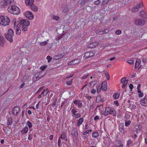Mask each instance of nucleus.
<instances>
[{"instance_id": "nucleus-51", "label": "nucleus", "mask_w": 147, "mask_h": 147, "mask_svg": "<svg viewBox=\"0 0 147 147\" xmlns=\"http://www.w3.org/2000/svg\"><path fill=\"white\" fill-rule=\"evenodd\" d=\"M126 78L125 77L121 79L120 80L121 83L124 82L125 81H126Z\"/></svg>"}, {"instance_id": "nucleus-50", "label": "nucleus", "mask_w": 147, "mask_h": 147, "mask_svg": "<svg viewBox=\"0 0 147 147\" xmlns=\"http://www.w3.org/2000/svg\"><path fill=\"white\" fill-rule=\"evenodd\" d=\"M52 57H51L50 56H48L47 57V59L48 60V62L49 63L50 62L51 59H52Z\"/></svg>"}, {"instance_id": "nucleus-8", "label": "nucleus", "mask_w": 147, "mask_h": 147, "mask_svg": "<svg viewBox=\"0 0 147 147\" xmlns=\"http://www.w3.org/2000/svg\"><path fill=\"white\" fill-rule=\"evenodd\" d=\"M25 16L26 18L30 20H32L34 18L33 15L32 13L28 11L25 12Z\"/></svg>"}, {"instance_id": "nucleus-35", "label": "nucleus", "mask_w": 147, "mask_h": 147, "mask_svg": "<svg viewBox=\"0 0 147 147\" xmlns=\"http://www.w3.org/2000/svg\"><path fill=\"white\" fill-rule=\"evenodd\" d=\"M120 94L118 93L114 94H113V98L115 99H117L118 98Z\"/></svg>"}, {"instance_id": "nucleus-57", "label": "nucleus", "mask_w": 147, "mask_h": 147, "mask_svg": "<svg viewBox=\"0 0 147 147\" xmlns=\"http://www.w3.org/2000/svg\"><path fill=\"white\" fill-rule=\"evenodd\" d=\"M115 34L117 35H119L121 33V31L120 30H117L115 32Z\"/></svg>"}, {"instance_id": "nucleus-11", "label": "nucleus", "mask_w": 147, "mask_h": 147, "mask_svg": "<svg viewBox=\"0 0 147 147\" xmlns=\"http://www.w3.org/2000/svg\"><path fill=\"white\" fill-rule=\"evenodd\" d=\"M40 73L39 72H36L35 74L32 78V81L33 82H36L39 80L40 78Z\"/></svg>"}, {"instance_id": "nucleus-56", "label": "nucleus", "mask_w": 147, "mask_h": 147, "mask_svg": "<svg viewBox=\"0 0 147 147\" xmlns=\"http://www.w3.org/2000/svg\"><path fill=\"white\" fill-rule=\"evenodd\" d=\"M114 104L117 106H118L119 105V102L118 100H116L114 101Z\"/></svg>"}, {"instance_id": "nucleus-61", "label": "nucleus", "mask_w": 147, "mask_h": 147, "mask_svg": "<svg viewBox=\"0 0 147 147\" xmlns=\"http://www.w3.org/2000/svg\"><path fill=\"white\" fill-rule=\"evenodd\" d=\"M100 1L99 0H97L96 1H95L94 2V3L95 5H98V4H99L100 3Z\"/></svg>"}, {"instance_id": "nucleus-27", "label": "nucleus", "mask_w": 147, "mask_h": 147, "mask_svg": "<svg viewBox=\"0 0 147 147\" xmlns=\"http://www.w3.org/2000/svg\"><path fill=\"white\" fill-rule=\"evenodd\" d=\"M26 124L28 126L30 130H31L30 129L32 128L33 125L32 123L30 121L28 120L26 122Z\"/></svg>"}, {"instance_id": "nucleus-7", "label": "nucleus", "mask_w": 147, "mask_h": 147, "mask_svg": "<svg viewBox=\"0 0 147 147\" xmlns=\"http://www.w3.org/2000/svg\"><path fill=\"white\" fill-rule=\"evenodd\" d=\"M140 104L143 106H147V95H145L141 99L140 101Z\"/></svg>"}, {"instance_id": "nucleus-10", "label": "nucleus", "mask_w": 147, "mask_h": 147, "mask_svg": "<svg viewBox=\"0 0 147 147\" xmlns=\"http://www.w3.org/2000/svg\"><path fill=\"white\" fill-rule=\"evenodd\" d=\"M20 23L22 26H28L30 24L29 21L26 19L20 20Z\"/></svg>"}, {"instance_id": "nucleus-15", "label": "nucleus", "mask_w": 147, "mask_h": 147, "mask_svg": "<svg viewBox=\"0 0 147 147\" xmlns=\"http://www.w3.org/2000/svg\"><path fill=\"white\" fill-rule=\"evenodd\" d=\"M5 38L8 41L11 43L13 42V40L12 35L7 33L5 34Z\"/></svg>"}, {"instance_id": "nucleus-45", "label": "nucleus", "mask_w": 147, "mask_h": 147, "mask_svg": "<svg viewBox=\"0 0 147 147\" xmlns=\"http://www.w3.org/2000/svg\"><path fill=\"white\" fill-rule=\"evenodd\" d=\"M132 143L133 141L131 140H129L127 141V145L128 146H130Z\"/></svg>"}, {"instance_id": "nucleus-46", "label": "nucleus", "mask_w": 147, "mask_h": 147, "mask_svg": "<svg viewBox=\"0 0 147 147\" xmlns=\"http://www.w3.org/2000/svg\"><path fill=\"white\" fill-rule=\"evenodd\" d=\"M72 135L75 137H77L78 134V132L77 130H76L74 132V133H72Z\"/></svg>"}, {"instance_id": "nucleus-44", "label": "nucleus", "mask_w": 147, "mask_h": 147, "mask_svg": "<svg viewBox=\"0 0 147 147\" xmlns=\"http://www.w3.org/2000/svg\"><path fill=\"white\" fill-rule=\"evenodd\" d=\"M75 118L77 119L80 118L81 116V114L80 113H76L74 115Z\"/></svg>"}, {"instance_id": "nucleus-43", "label": "nucleus", "mask_w": 147, "mask_h": 147, "mask_svg": "<svg viewBox=\"0 0 147 147\" xmlns=\"http://www.w3.org/2000/svg\"><path fill=\"white\" fill-rule=\"evenodd\" d=\"M128 80H126L124 82L123 84V85L122 87V88L123 89L125 88L128 82Z\"/></svg>"}, {"instance_id": "nucleus-5", "label": "nucleus", "mask_w": 147, "mask_h": 147, "mask_svg": "<svg viewBox=\"0 0 147 147\" xmlns=\"http://www.w3.org/2000/svg\"><path fill=\"white\" fill-rule=\"evenodd\" d=\"M143 6V3L142 2H140L137 4L136 6H135L131 9L132 12L133 13L136 12L139 8H142Z\"/></svg>"}, {"instance_id": "nucleus-52", "label": "nucleus", "mask_w": 147, "mask_h": 147, "mask_svg": "<svg viewBox=\"0 0 147 147\" xmlns=\"http://www.w3.org/2000/svg\"><path fill=\"white\" fill-rule=\"evenodd\" d=\"M144 94L142 92H141L138 95V96L139 98H141L142 97L144 96Z\"/></svg>"}, {"instance_id": "nucleus-1", "label": "nucleus", "mask_w": 147, "mask_h": 147, "mask_svg": "<svg viewBox=\"0 0 147 147\" xmlns=\"http://www.w3.org/2000/svg\"><path fill=\"white\" fill-rule=\"evenodd\" d=\"M7 9L9 13L14 15H18L20 12L19 8L15 5H11L8 7Z\"/></svg>"}, {"instance_id": "nucleus-63", "label": "nucleus", "mask_w": 147, "mask_h": 147, "mask_svg": "<svg viewBox=\"0 0 147 147\" xmlns=\"http://www.w3.org/2000/svg\"><path fill=\"white\" fill-rule=\"evenodd\" d=\"M73 76H74V74H72L70 75H69L67 76H66V78L67 79V78H70L71 77H72Z\"/></svg>"}, {"instance_id": "nucleus-26", "label": "nucleus", "mask_w": 147, "mask_h": 147, "mask_svg": "<svg viewBox=\"0 0 147 147\" xmlns=\"http://www.w3.org/2000/svg\"><path fill=\"white\" fill-rule=\"evenodd\" d=\"M30 8L31 9L34 11H38L37 7L33 3L30 5Z\"/></svg>"}, {"instance_id": "nucleus-42", "label": "nucleus", "mask_w": 147, "mask_h": 147, "mask_svg": "<svg viewBox=\"0 0 147 147\" xmlns=\"http://www.w3.org/2000/svg\"><path fill=\"white\" fill-rule=\"evenodd\" d=\"M68 11V8L67 7H65L62 11V12L65 13H67Z\"/></svg>"}, {"instance_id": "nucleus-47", "label": "nucleus", "mask_w": 147, "mask_h": 147, "mask_svg": "<svg viewBox=\"0 0 147 147\" xmlns=\"http://www.w3.org/2000/svg\"><path fill=\"white\" fill-rule=\"evenodd\" d=\"M48 44V43L46 41H44L43 42H40V45L41 46H45L47 45Z\"/></svg>"}, {"instance_id": "nucleus-14", "label": "nucleus", "mask_w": 147, "mask_h": 147, "mask_svg": "<svg viewBox=\"0 0 147 147\" xmlns=\"http://www.w3.org/2000/svg\"><path fill=\"white\" fill-rule=\"evenodd\" d=\"M20 111V108L16 106L14 107L12 110V113L14 115H17Z\"/></svg>"}, {"instance_id": "nucleus-19", "label": "nucleus", "mask_w": 147, "mask_h": 147, "mask_svg": "<svg viewBox=\"0 0 147 147\" xmlns=\"http://www.w3.org/2000/svg\"><path fill=\"white\" fill-rule=\"evenodd\" d=\"M61 134L60 138L64 140L67 141V134L64 131L61 132Z\"/></svg>"}, {"instance_id": "nucleus-12", "label": "nucleus", "mask_w": 147, "mask_h": 147, "mask_svg": "<svg viewBox=\"0 0 147 147\" xmlns=\"http://www.w3.org/2000/svg\"><path fill=\"white\" fill-rule=\"evenodd\" d=\"M135 24L139 26H143L145 23V21L142 20H136L135 22Z\"/></svg>"}, {"instance_id": "nucleus-6", "label": "nucleus", "mask_w": 147, "mask_h": 147, "mask_svg": "<svg viewBox=\"0 0 147 147\" xmlns=\"http://www.w3.org/2000/svg\"><path fill=\"white\" fill-rule=\"evenodd\" d=\"M13 2V0H1L0 4L1 5L5 6L8 4H11Z\"/></svg>"}, {"instance_id": "nucleus-23", "label": "nucleus", "mask_w": 147, "mask_h": 147, "mask_svg": "<svg viewBox=\"0 0 147 147\" xmlns=\"http://www.w3.org/2000/svg\"><path fill=\"white\" fill-rule=\"evenodd\" d=\"M34 2V0H25V4L26 5H31Z\"/></svg>"}, {"instance_id": "nucleus-64", "label": "nucleus", "mask_w": 147, "mask_h": 147, "mask_svg": "<svg viewBox=\"0 0 147 147\" xmlns=\"http://www.w3.org/2000/svg\"><path fill=\"white\" fill-rule=\"evenodd\" d=\"M99 119V117L98 116H96L94 118V119L95 121H97V120Z\"/></svg>"}, {"instance_id": "nucleus-54", "label": "nucleus", "mask_w": 147, "mask_h": 147, "mask_svg": "<svg viewBox=\"0 0 147 147\" xmlns=\"http://www.w3.org/2000/svg\"><path fill=\"white\" fill-rule=\"evenodd\" d=\"M47 67L46 65L44 66H41L40 68V69H41L42 70H44Z\"/></svg>"}, {"instance_id": "nucleus-22", "label": "nucleus", "mask_w": 147, "mask_h": 147, "mask_svg": "<svg viewBox=\"0 0 147 147\" xmlns=\"http://www.w3.org/2000/svg\"><path fill=\"white\" fill-rule=\"evenodd\" d=\"M107 89V83L106 82H103L102 84V89L103 90H106Z\"/></svg>"}, {"instance_id": "nucleus-58", "label": "nucleus", "mask_w": 147, "mask_h": 147, "mask_svg": "<svg viewBox=\"0 0 147 147\" xmlns=\"http://www.w3.org/2000/svg\"><path fill=\"white\" fill-rule=\"evenodd\" d=\"M43 86L40 87L39 89L37 90V92H36V94L39 92L41 91L43 88Z\"/></svg>"}, {"instance_id": "nucleus-60", "label": "nucleus", "mask_w": 147, "mask_h": 147, "mask_svg": "<svg viewBox=\"0 0 147 147\" xmlns=\"http://www.w3.org/2000/svg\"><path fill=\"white\" fill-rule=\"evenodd\" d=\"M107 2L106 3L105 2V0H103L101 3V5H102V6H103V5H104L105 4H107Z\"/></svg>"}, {"instance_id": "nucleus-31", "label": "nucleus", "mask_w": 147, "mask_h": 147, "mask_svg": "<svg viewBox=\"0 0 147 147\" xmlns=\"http://www.w3.org/2000/svg\"><path fill=\"white\" fill-rule=\"evenodd\" d=\"M92 136L94 138H96L99 136V133L98 132L95 131L92 133Z\"/></svg>"}, {"instance_id": "nucleus-29", "label": "nucleus", "mask_w": 147, "mask_h": 147, "mask_svg": "<svg viewBox=\"0 0 147 147\" xmlns=\"http://www.w3.org/2000/svg\"><path fill=\"white\" fill-rule=\"evenodd\" d=\"M13 120L11 118H9L8 119L7 121V124L8 125H10L12 124L13 123Z\"/></svg>"}, {"instance_id": "nucleus-3", "label": "nucleus", "mask_w": 147, "mask_h": 147, "mask_svg": "<svg viewBox=\"0 0 147 147\" xmlns=\"http://www.w3.org/2000/svg\"><path fill=\"white\" fill-rule=\"evenodd\" d=\"M114 111V109L113 108L107 107L106 108L103 114L104 116H107L109 114L111 115L113 113Z\"/></svg>"}, {"instance_id": "nucleus-62", "label": "nucleus", "mask_w": 147, "mask_h": 147, "mask_svg": "<svg viewBox=\"0 0 147 147\" xmlns=\"http://www.w3.org/2000/svg\"><path fill=\"white\" fill-rule=\"evenodd\" d=\"M105 75L107 78V80H109V74L108 73H105Z\"/></svg>"}, {"instance_id": "nucleus-53", "label": "nucleus", "mask_w": 147, "mask_h": 147, "mask_svg": "<svg viewBox=\"0 0 147 147\" xmlns=\"http://www.w3.org/2000/svg\"><path fill=\"white\" fill-rule=\"evenodd\" d=\"M96 90L95 89H92L90 91L91 93L93 94H95L96 93Z\"/></svg>"}, {"instance_id": "nucleus-32", "label": "nucleus", "mask_w": 147, "mask_h": 147, "mask_svg": "<svg viewBox=\"0 0 147 147\" xmlns=\"http://www.w3.org/2000/svg\"><path fill=\"white\" fill-rule=\"evenodd\" d=\"M5 40L4 38L3 37H0V45L3 46Z\"/></svg>"}, {"instance_id": "nucleus-9", "label": "nucleus", "mask_w": 147, "mask_h": 147, "mask_svg": "<svg viewBox=\"0 0 147 147\" xmlns=\"http://www.w3.org/2000/svg\"><path fill=\"white\" fill-rule=\"evenodd\" d=\"M94 55V52L92 51H88L85 53L84 55V59H87L88 58L93 56Z\"/></svg>"}, {"instance_id": "nucleus-49", "label": "nucleus", "mask_w": 147, "mask_h": 147, "mask_svg": "<svg viewBox=\"0 0 147 147\" xmlns=\"http://www.w3.org/2000/svg\"><path fill=\"white\" fill-rule=\"evenodd\" d=\"M73 83V80H71L67 82H66V84H67L68 85L70 86L71 84Z\"/></svg>"}, {"instance_id": "nucleus-28", "label": "nucleus", "mask_w": 147, "mask_h": 147, "mask_svg": "<svg viewBox=\"0 0 147 147\" xmlns=\"http://www.w3.org/2000/svg\"><path fill=\"white\" fill-rule=\"evenodd\" d=\"M49 92V90L48 89H47L43 90V92L41 93V94L43 95V96H45L47 95Z\"/></svg>"}, {"instance_id": "nucleus-18", "label": "nucleus", "mask_w": 147, "mask_h": 147, "mask_svg": "<svg viewBox=\"0 0 147 147\" xmlns=\"http://www.w3.org/2000/svg\"><path fill=\"white\" fill-rule=\"evenodd\" d=\"M80 61V60L78 59H76L70 61L69 63V65H75L78 63Z\"/></svg>"}, {"instance_id": "nucleus-24", "label": "nucleus", "mask_w": 147, "mask_h": 147, "mask_svg": "<svg viewBox=\"0 0 147 147\" xmlns=\"http://www.w3.org/2000/svg\"><path fill=\"white\" fill-rule=\"evenodd\" d=\"M124 125L123 123H120L119 125V130L121 132H124Z\"/></svg>"}, {"instance_id": "nucleus-40", "label": "nucleus", "mask_w": 147, "mask_h": 147, "mask_svg": "<svg viewBox=\"0 0 147 147\" xmlns=\"http://www.w3.org/2000/svg\"><path fill=\"white\" fill-rule=\"evenodd\" d=\"M14 32L12 29H9L8 30V33L7 34H10L11 35H13L14 34Z\"/></svg>"}, {"instance_id": "nucleus-30", "label": "nucleus", "mask_w": 147, "mask_h": 147, "mask_svg": "<svg viewBox=\"0 0 147 147\" xmlns=\"http://www.w3.org/2000/svg\"><path fill=\"white\" fill-rule=\"evenodd\" d=\"M115 146L116 147H123V145L122 144V143L119 141L116 142Z\"/></svg>"}, {"instance_id": "nucleus-17", "label": "nucleus", "mask_w": 147, "mask_h": 147, "mask_svg": "<svg viewBox=\"0 0 147 147\" xmlns=\"http://www.w3.org/2000/svg\"><path fill=\"white\" fill-rule=\"evenodd\" d=\"M109 30L108 29H106L104 31H100V30H97L96 31V33L99 34H102L105 33H107L109 32Z\"/></svg>"}, {"instance_id": "nucleus-13", "label": "nucleus", "mask_w": 147, "mask_h": 147, "mask_svg": "<svg viewBox=\"0 0 147 147\" xmlns=\"http://www.w3.org/2000/svg\"><path fill=\"white\" fill-rule=\"evenodd\" d=\"M73 103L78 106V108H80L82 106V101L79 100H75L74 101Z\"/></svg>"}, {"instance_id": "nucleus-41", "label": "nucleus", "mask_w": 147, "mask_h": 147, "mask_svg": "<svg viewBox=\"0 0 147 147\" xmlns=\"http://www.w3.org/2000/svg\"><path fill=\"white\" fill-rule=\"evenodd\" d=\"M15 30L16 33V34H20L21 32V31L20 29V28L16 29Z\"/></svg>"}, {"instance_id": "nucleus-25", "label": "nucleus", "mask_w": 147, "mask_h": 147, "mask_svg": "<svg viewBox=\"0 0 147 147\" xmlns=\"http://www.w3.org/2000/svg\"><path fill=\"white\" fill-rule=\"evenodd\" d=\"M92 131V130L91 129H89L87 130L86 131H84L83 133V135H84L82 136V138L84 139H85L86 138V134H88L89 132L91 131Z\"/></svg>"}, {"instance_id": "nucleus-48", "label": "nucleus", "mask_w": 147, "mask_h": 147, "mask_svg": "<svg viewBox=\"0 0 147 147\" xmlns=\"http://www.w3.org/2000/svg\"><path fill=\"white\" fill-rule=\"evenodd\" d=\"M22 29L23 31H26L28 30V26H22Z\"/></svg>"}, {"instance_id": "nucleus-59", "label": "nucleus", "mask_w": 147, "mask_h": 147, "mask_svg": "<svg viewBox=\"0 0 147 147\" xmlns=\"http://www.w3.org/2000/svg\"><path fill=\"white\" fill-rule=\"evenodd\" d=\"M32 135L31 134H30L29 135L28 137V139L30 140H31L32 139Z\"/></svg>"}, {"instance_id": "nucleus-16", "label": "nucleus", "mask_w": 147, "mask_h": 147, "mask_svg": "<svg viewBox=\"0 0 147 147\" xmlns=\"http://www.w3.org/2000/svg\"><path fill=\"white\" fill-rule=\"evenodd\" d=\"M98 45V43L97 42H94L90 44H88L87 46L88 48H93Z\"/></svg>"}, {"instance_id": "nucleus-37", "label": "nucleus", "mask_w": 147, "mask_h": 147, "mask_svg": "<svg viewBox=\"0 0 147 147\" xmlns=\"http://www.w3.org/2000/svg\"><path fill=\"white\" fill-rule=\"evenodd\" d=\"M140 65V62H139V59H137L136 60V62L135 63V68L136 69Z\"/></svg>"}, {"instance_id": "nucleus-34", "label": "nucleus", "mask_w": 147, "mask_h": 147, "mask_svg": "<svg viewBox=\"0 0 147 147\" xmlns=\"http://www.w3.org/2000/svg\"><path fill=\"white\" fill-rule=\"evenodd\" d=\"M60 18L59 16H56L55 15H53L52 16V19L53 20H58L60 19Z\"/></svg>"}, {"instance_id": "nucleus-38", "label": "nucleus", "mask_w": 147, "mask_h": 147, "mask_svg": "<svg viewBox=\"0 0 147 147\" xmlns=\"http://www.w3.org/2000/svg\"><path fill=\"white\" fill-rule=\"evenodd\" d=\"M78 112L77 111L76 108L75 107H74V108L72 109L71 110V113H72V114L73 115H74L76 113Z\"/></svg>"}, {"instance_id": "nucleus-36", "label": "nucleus", "mask_w": 147, "mask_h": 147, "mask_svg": "<svg viewBox=\"0 0 147 147\" xmlns=\"http://www.w3.org/2000/svg\"><path fill=\"white\" fill-rule=\"evenodd\" d=\"M125 126L126 127L129 126L131 124V122L130 120H129L128 121L125 120Z\"/></svg>"}, {"instance_id": "nucleus-39", "label": "nucleus", "mask_w": 147, "mask_h": 147, "mask_svg": "<svg viewBox=\"0 0 147 147\" xmlns=\"http://www.w3.org/2000/svg\"><path fill=\"white\" fill-rule=\"evenodd\" d=\"M124 117L126 119H129L131 117V115L129 113H126Z\"/></svg>"}, {"instance_id": "nucleus-55", "label": "nucleus", "mask_w": 147, "mask_h": 147, "mask_svg": "<svg viewBox=\"0 0 147 147\" xmlns=\"http://www.w3.org/2000/svg\"><path fill=\"white\" fill-rule=\"evenodd\" d=\"M134 61L131 60H129V61H127V62L129 64H132L134 63Z\"/></svg>"}, {"instance_id": "nucleus-4", "label": "nucleus", "mask_w": 147, "mask_h": 147, "mask_svg": "<svg viewBox=\"0 0 147 147\" xmlns=\"http://www.w3.org/2000/svg\"><path fill=\"white\" fill-rule=\"evenodd\" d=\"M14 22V28L15 29L20 28V20L15 18L13 20Z\"/></svg>"}, {"instance_id": "nucleus-21", "label": "nucleus", "mask_w": 147, "mask_h": 147, "mask_svg": "<svg viewBox=\"0 0 147 147\" xmlns=\"http://www.w3.org/2000/svg\"><path fill=\"white\" fill-rule=\"evenodd\" d=\"M84 121V119L82 118H80L78 120L77 123V126L79 128L80 125L82 124Z\"/></svg>"}, {"instance_id": "nucleus-2", "label": "nucleus", "mask_w": 147, "mask_h": 147, "mask_svg": "<svg viewBox=\"0 0 147 147\" xmlns=\"http://www.w3.org/2000/svg\"><path fill=\"white\" fill-rule=\"evenodd\" d=\"M10 22V20L7 16H0V25L3 26H8Z\"/></svg>"}, {"instance_id": "nucleus-20", "label": "nucleus", "mask_w": 147, "mask_h": 147, "mask_svg": "<svg viewBox=\"0 0 147 147\" xmlns=\"http://www.w3.org/2000/svg\"><path fill=\"white\" fill-rule=\"evenodd\" d=\"M28 131V128L27 126H25L21 131V132L22 134L24 135L27 133Z\"/></svg>"}, {"instance_id": "nucleus-33", "label": "nucleus", "mask_w": 147, "mask_h": 147, "mask_svg": "<svg viewBox=\"0 0 147 147\" xmlns=\"http://www.w3.org/2000/svg\"><path fill=\"white\" fill-rule=\"evenodd\" d=\"M96 83V81H94L92 82H91L89 84V86L90 87H93L95 86Z\"/></svg>"}]
</instances>
